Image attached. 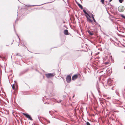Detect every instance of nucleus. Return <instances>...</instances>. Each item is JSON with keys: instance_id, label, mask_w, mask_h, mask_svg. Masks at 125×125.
<instances>
[{"instance_id": "1", "label": "nucleus", "mask_w": 125, "mask_h": 125, "mask_svg": "<svg viewBox=\"0 0 125 125\" xmlns=\"http://www.w3.org/2000/svg\"><path fill=\"white\" fill-rule=\"evenodd\" d=\"M23 114L27 118H28L29 119L31 120H32V119L31 118L30 115H29L24 113H23Z\"/></svg>"}, {"instance_id": "2", "label": "nucleus", "mask_w": 125, "mask_h": 125, "mask_svg": "<svg viewBox=\"0 0 125 125\" xmlns=\"http://www.w3.org/2000/svg\"><path fill=\"white\" fill-rule=\"evenodd\" d=\"M66 80L68 83H70L71 80V77L70 75L68 76L66 78Z\"/></svg>"}, {"instance_id": "3", "label": "nucleus", "mask_w": 125, "mask_h": 125, "mask_svg": "<svg viewBox=\"0 0 125 125\" xmlns=\"http://www.w3.org/2000/svg\"><path fill=\"white\" fill-rule=\"evenodd\" d=\"M46 77L48 78H49L52 77L54 76L53 74V73H47L45 74Z\"/></svg>"}, {"instance_id": "4", "label": "nucleus", "mask_w": 125, "mask_h": 125, "mask_svg": "<svg viewBox=\"0 0 125 125\" xmlns=\"http://www.w3.org/2000/svg\"><path fill=\"white\" fill-rule=\"evenodd\" d=\"M118 10L119 11L122 12L124 10V7L122 6H120L118 8Z\"/></svg>"}, {"instance_id": "5", "label": "nucleus", "mask_w": 125, "mask_h": 125, "mask_svg": "<svg viewBox=\"0 0 125 125\" xmlns=\"http://www.w3.org/2000/svg\"><path fill=\"white\" fill-rule=\"evenodd\" d=\"M78 77V75L77 74L73 76L72 77V80H74L76 79Z\"/></svg>"}, {"instance_id": "6", "label": "nucleus", "mask_w": 125, "mask_h": 125, "mask_svg": "<svg viewBox=\"0 0 125 125\" xmlns=\"http://www.w3.org/2000/svg\"><path fill=\"white\" fill-rule=\"evenodd\" d=\"M85 16L87 18V21L88 22H91L93 21H92L91 20L89 17H88V16H87L86 15H85Z\"/></svg>"}, {"instance_id": "7", "label": "nucleus", "mask_w": 125, "mask_h": 125, "mask_svg": "<svg viewBox=\"0 0 125 125\" xmlns=\"http://www.w3.org/2000/svg\"><path fill=\"white\" fill-rule=\"evenodd\" d=\"M64 34L66 35H68V30H65L64 31Z\"/></svg>"}, {"instance_id": "8", "label": "nucleus", "mask_w": 125, "mask_h": 125, "mask_svg": "<svg viewBox=\"0 0 125 125\" xmlns=\"http://www.w3.org/2000/svg\"><path fill=\"white\" fill-rule=\"evenodd\" d=\"M83 11L85 13V14H86V15L87 16H88L89 17V18H90V15H89V14H88V13H87L86 11L85 10H83Z\"/></svg>"}, {"instance_id": "9", "label": "nucleus", "mask_w": 125, "mask_h": 125, "mask_svg": "<svg viewBox=\"0 0 125 125\" xmlns=\"http://www.w3.org/2000/svg\"><path fill=\"white\" fill-rule=\"evenodd\" d=\"M88 33L91 35H92L94 34V33H93V32L90 31H88Z\"/></svg>"}, {"instance_id": "10", "label": "nucleus", "mask_w": 125, "mask_h": 125, "mask_svg": "<svg viewBox=\"0 0 125 125\" xmlns=\"http://www.w3.org/2000/svg\"><path fill=\"white\" fill-rule=\"evenodd\" d=\"M111 80L110 79H108L107 81V83L108 84H109V85L111 84Z\"/></svg>"}, {"instance_id": "11", "label": "nucleus", "mask_w": 125, "mask_h": 125, "mask_svg": "<svg viewBox=\"0 0 125 125\" xmlns=\"http://www.w3.org/2000/svg\"><path fill=\"white\" fill-rule=\"evenodd\" d=\"M78 5L79 6V7L81 9H83V7L80 4H78Z\"/></svg>"}, {"instance_id": "12", "label": "nucleus", "mask_w": 125, "mask_h": 125, "mask_svg": "<svg viewBox=\"0 0 125 125\" xmlns=\"http://www.w3.org/2000/svg\"><path fill=\"white\" fill-rule=\"evenodd\" d=\"M15 86L14 84H13L12 86V88L13 89H15Z\"/></svg>"}, {"instance_id": "13", "label": "nucleus", "mask_w": 125, "mask_h": 125, "mask_svg": "<svg viewBox=\"0 0 125 125\" xmlns=\"http://www.w3.org/2000/svg\"><path fill=\"white\" fill-rule=\"evenodd\" d=\"M121 16L123 18L125 19V16L124 15H121Z\"/></svg>"}, {"instance_id": "14", "label": "nucleus", "mask_w": 125, "mask_h": 125, "mask_svg": "<svg viewBox=\"0 0 125 125\" xmlns=\"http://www.w3.org/2000/svg\"><path fill=\"white\" fill-rule=\"evenodd\" d=\"M101 2L102 4H104V0H101Z\"/></svg>"}, {"instance_id": "15", "label": "nucleus", "mask_w": 125, "mask_h": 125, "mask_svg": "<svg viewBox=\"0 0 125 125\" xmlns=\"http://www.w3.org/2000/svg\"><path fill=\"white\" fill-rule=\"evenodd\" d=\"M86 124L87 125H90V124L88 122H86Z\"/></svg>"}, {"instance_id": "16", "label": "nucleus", "mask_w": 125, "mask_h": 125, "mask_svg": "<svg viewBox=\"0 0 125 125\" xmlns=\"http://www.w3.org/2000/svg\"><path fill=\"white\" fill-rule=\"evenodd\" d=\"M119 2L120 3H122L123 1V0H119Z\"/></svg>"}, {"instance_id": "17", "label": "nucleus", "mask_w": 125, "mask_h": 125, "mask_svg": "<svg viewBox=\"0 0 125 125\" xmlns=\"http://www.w3.org/2000/svg\"><path fill=\"white\" fill-rule=\"evenodd\" d=\"M92 18H93V20H94V17L93 15V14H92Z\"/></svg>"}, {"instance_id": "18", "label": "nucleus", "mask_w": 125, "mask_h": 125, "mask_svg": "<svg viewBox=\"0 0 125 125\" xmlns=\"http://www.w3.org/2000/svg\"><path fill=\"white\" fill-rule=\"evenodd\" d=\"M61 101V100H60L57 101V102L58 103H60Z\"/></svg>"}, {"instance_id": "19", "label": "nucleus", "mask_w": 125, "mask_h": 125, "mask_svg": "<svg viewBox=\"0 0 125 125\" xmlns=\"http://www.w3.org/2000/svg\"><path fill=\"white\" fill-rule=\"evenodd\" d=\"M92 14H93L92 13H91L90 14H89L90 15V18H91V16H92Z\"/></svg>"}, {"instance_id": "20", "label": "nucleus", "mask_w": 125, "mask_h": 125, "mask_svg": "<svg viewBox=\"0 0 125 125\" xmlns=\"http://www.w3.org/2000/svg\"><path fill=\"white\" fill-rule=\"evenodd\" d=\"M93 20L94 21V22H95V23H96V21H95V19H94V20Z\"/></svg>"}, {"instance_id": "21", "label": "nucleus", "mask_w": 125, "mask_h": 125, "mask_svg": "<svg viewBox=\"0 0 125 125\" xmlns=\"http://www.w3.org/2000/svg\"><path fill=\"white\" fill-rule=\"evenodd\" d=\"M108 63V62H106L105 63V64H107Z\"/></svg>"}, {"instance_id": "22", "label": "nucleus", "mask_w": 125, "mask_h": 125, "mask_svg": "<svg viewBox=\"0 0 125 125\" xmlns=\"http://www.w3.org/2000/svg\"><path fill=\"white\" fill-rule=\"evenodd\" d=\"M112 0H109V2H110L112 1Z\"/></svg>"}, {"instance_id": "23", "label": "nucleus", "mask_w": 125, "mask_h": 125, "mask_svg": "<svg viewBox=\"0 0 125 125\" xmlns=\"http://www.w3.org/2000/svg\"><path fill=\"white\" fill-rule=\"evenodd\" d=\"M107 98L109 99V98H110L109 97H108V98Z\"/></svg>"}, {"instance_id": "24", "label": "nucleus", "mask_w": 125, "mask_h": 125, "mask_svg": "<svg viewBox=\"0 0 125 125\" xmlns=\"http://www.w3.org/2000/svg\"><path fill=\"white\" fill-rule=\"evenodd\" d=\"M17 55H18V54H17Z\"/></svg>"}]
</instances>
